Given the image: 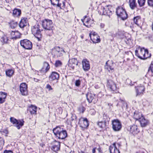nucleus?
Instances as JSON below:
<instances>
[{"label":"nucleus","instance_id":"nucleus-1","mask_svg":"<svg viewBox=\"0 0 153 153\" xmlns=\"http://www.w3.org/2000/svg\"><path fill=\"white\" fill-rule=\"evenodd\" d=\"M53 131L54 135L59 139H63L67 136L66 131L61 127H56L53 129Z\"/></svg>","mask_w":153,"mask_h":153},{"label":"nucleus","instance_id":"nucleus-2","mask_svg":"<svg viewBox=\"0 0 153 153\" xmlns=\"http://www.w3.org/2000/svg\"><path fill=\"white\" fill-rule=\"evenodd\" d=\"M42 26L45 29L50 31L48 35L49 36H51L53 33V25L52 21L51 20L45 19L42 22Z\"/></svg>","mask_w":153,"mask_h":153},{"label":"nucleus","instance_id":"nucleus-3","mask_svg":"<svg viewBox=\"0 0 153 153\" xmlns=\"http://www.w3.org/2000/svg\"><path fill=\"white\" fill-rule=\"evenodd\" d=\"M65 51L62 48L59 46H56L52 49L51 52L52 54L54 57H60L62 56Z\"/></svg>","mask_w":153,"mask_h":153},{"label":"nucleus","instance_id":"nucleus-4","mask_svg":"<svg viewBox=\"0 0 153 153\" xmlns=\"http://www.w3.org/2000/svg\"><path fill=\"white\" fill-rule=\"evenodd\" d=\"M116 13L118 16L123 20L126 19L127 18V15L125 10L123 7H118L117 9Z\"/></svg>","mask_w":153,"mask_h":153},{"label":"nucleus","instance_id":"nucleus-5","mask_svg":"<svg viewBox=\"0 0 153 153\" xmlns=\"http://www.w3.org/2000/svg\"><path fill=\"white\" fill-rule=\"evenodd\" d=\"M112 128L114 131H120L122 128V125L121 122L118 119H115L112 121Z\"/></svg>","mask_w":153,"mask_h":153},{"label":"nucleus","instance_id":"nucleus-6","mask_svg":"<svg viewBox=\"0 0 153 153\" xmlns=\"http://www.w3.org/2000/svg\"><path fill=\"white\" fill-rule=\"evenodd\" d=\"M32 33L38 39V40H40L41 34L40 30L39 29V26L38 25H37L33 26L32 29Z\"/></svg>","mask_w":153,"mask_h":153},{"label":"nucleus","instance_id":"nucleus-7","mask_svg":"<svg viewBox=\"0 0 153 153\" xmlns=\"http://www.w3.org/2000/svg\"><path fill=\"white\" fill-rule=\"evenodd\" d=\"M21 46L26 49H31L32 47V44L29 40L25 39L21 40L20 42Z\"/></svg>","mask_w":153,"mask_h":153},{"label":"nucleus","instance_id":"nucleus-8","mask_svg":"<svg viewBox=\"0 0 153 153\" xmlns=\"http://www.w3.org/2000/svg\"><path fill=\"white\" fill-rule=\"evenodd\" d=\"M10 121L18 129H19L24 125V121L23 120H17L13 117L10 118Z\"/></svg>","mask_w":153,"mask_h":153},{"label":"nucleus","instance_id":"nucleus-9","mask_svg":"<svg viewBox=\"0 0 153 153\" xmlns=\"http://www.w3.org/2000/svg\"><path fill=\"white\" fill-rule=\"evenodd\" d=\"M112 8L111 6L109 5L105 6L102 8V14L110 17L112 14Z\"/></svg>","mask_w":153,"mask_h":153},{"label":"nucleus","instance_id":"nucleus-10","mask_svg":"<svg viewBox=\"0 0 153 153\" xmlns=\"http://www.w3.org/2000/svg\"><path fill=\"white\" fill-rule=\"evenodd\" d=\"M145 52V49L144 48H141L140 47H138L135 51V55L139 58L141 59H144V53Z\"/></svg>","mask_w":153,"mask_h":153},{"label":"nucleus","instance_id":"nucleus-11","mask_svg":"<svg viewBox=\"0 0 153 153\" xmlns=\"http://www.w3.org/2000/svg\"><path fill=\"white\" fill-rule=\"evenodd\" d=\"M114 63L112 61H108L106 62L105 66V69L110 73H112L114 71Z\"/></svg>","mask_w":153,"mask_h":153},{"label":"nucleus","instance_id":"nucleus-12","mask_svg":"<svg viewBox=\"0 0 153 153\" xmlns=\"http://www.w3.org/2000/svg\"><path fill=\"white\" fill-rule=\"evenodd\" d=\"M91 40L94 43L100 42V39L99 36L95 32H91L89 34Z\"/></svg>","mask_w":153,"mask_h":153},{"label":"nucleus","instance_id":"nucleus-13","mask_svg":"<svg viewBox=\"0 0 153 153\" xmlns=\"http://www.w3.org/2000/svg\"><path fill=\"white\" fill-rule=\"evenodd\" d=\"M107 87L109 88L113 93H116L117 88L115 83L111 80H109L107 82Z\"/></svg>","mask_w":153,"mask_h":153},{"label":"nucleus","instance_id":"nucleus-14","mask_svg":"<svg viewBox=\"0 0 153 153\" xmlns=\"http://www.w3.org/2000/svg\"><path fill=\"white\" fill-rule=\"evenodd\" d=\"M59 74L57 72L53 71L51 73L49 76V80L51 81L58 82L59 79Z\"/></svg>","mask_w":153,"mask_h":153},{"label":"nucleus","instance_id":"nucleus-15","mask_svg":"<svg viewBox=\"0 0 153 153\" xmlns=\"http://www.w3.org/2000/svg\"><path fill=\"white\" fill-rule=\"evenodd\" d=\"M20 91L23 95H26L27 94V86L26 83H22L20 86Z\"/></svg>","mask_w":153,"mask_h":153},{"label":"nucleus","instance_id":"nucleus-16","mask_svg":"<svg viewBox=\"0 0 153 153\" xmlns=\"http://www.w3.org/2000/svg\"><path fill=\"white\" fill-rule=\"evenodd\" d=\"M77 65L78 61L76 59L74 58L69 60L68 66L72 69H74L75 66H77Z\"/></svg>","mask_w":153,"mask_h":153},{"label":"nucleus","instance_id":"nucleus-17","mask_svg":"<svg viewBox=\"0 0 153 153\" xmlns=\"http://www.w3.org/2000/svg\"><path fill=\"white\" fill-rule=\"evenodd\" d=\"M82 68L84 71H86L90 69L89 62L86 59H83L82 61Z\"/></svg>","mask_w":153,"mask_h":153},{"label":"nucleus","instance_id":"nucleus-18","mask_svg":"<svg viewBox=\"0 0 153 153\" xmlns=\"http://www.w3.org/2000/svg\"><path fill=\"white\" fill-rule=\"evenodd\" d=\"M145 88L143 85H141L140 86H138L136 87V95H142L143 94V92L144 91Z\"/></svg>","mask_w":153,"mask_h":153},{"label":"nucleus","instance_id":"nucleus-19","mask_svg":"<svg viewBox=\"0 0 153 153\" xmlns=\"http://www.w3.org/2000/svg\"><path fill=\"white\" fill-rule=\"evenodd\" d=\"M86 97L87 100L89 103L93 102L95 103L96 102L95 99V94L91 93H88L86 95Z\"/></svg>","mask_w":153,"mask_h":153},{"label":"nucleus","instance_id":"nucleus-20","mask_svg":"<svg viewBox=\"0 0 153 153\" xmlns=\"http://www.w3.org/2000/svg\"><path fill=\"white\" fill-rule=\"evenodd\" d=\"M50 68L49 64L47 62H45L44 63L43 67L40 70V71L42 74H45L48 71Z\"/></svg>","mask_w":153,"mask_h":153},{"label":"nucleus","instance_id":"nucleus-21","mask_svg":"<svg viewBox=\"0 0 153 153\" xmlns=\"http://www.w3.org/2000/svg\"><path fill=\"white\" fill-rule=\"evenodd\" d=\"M82 21L83 23V25L87 27H89L91 26V19L88 18L86 16H84V19H82Z\"/></svg>","mask_w":153,"mask_h":153},{"label":"nucleus","instance_id":"nucleus-22","mask_svg":"<svg viewBox=\"0 0 153 153\" xmlns=\"http://www.w3.org/2000/svg\"><path fill=\"white\" fill-rule=\"evenodd\" d=\"M130 131V133L134 135L137 134L139 132V130L137 126L133 125L131 127Z\"/></svg>","mask_w":153,"mask_h":153},{"label":"nucleus","instance_id":"nucleus-23","mask_svg":"<svg viewBox=\"0 0 153 153\" xmlns=\"http://www.w3.org/2000/svg\"><path fill=\"white\" fill-rule=\"evenodd\" d=\"M140 123V125L142 127H145L149 123V121L145 118L143 116L139 120Z\"/></svg>","mask_w":153,"mask_h":153},{"label":"nucleus","instance_id":"nucleus-24","mask_svg":"<svg viewBox=\"0 0 153 153\" xmlns=\"http://www.w3.org/2000/svg\"><path fill=\"white\" fill-rule=\"evenodd\" d=\"M128 3L131 9L134 10L137 8V4L136 0H129Z\"/></svg>","mask_w":153,"mask_h":153},{"label":"nucleus","instance_id":"nucleus-25","mask_svg":"<svg viewBox=\"0 0 153 153\" xmlns=\"http://www.w3.org/2000/svg\"><path fill=\"white\" fill-rule=\"evenodd\" d=\"M60 149V143L59 142H57L56 140L55 141L54 144L53 146L52 149L55 152H56L59 151Z\"/></svg>","mask_w":153,"mask_h":153},{"label":"nucleus","instance_id":"nucleus-26","mask_svg":"<svg viewBox=\"0 0 153 153\" xmlns=\"http://www.w3.org/2000/svg\"><path fill=\"white\" fill-rule=\"evenodd\" d=\"M109 150L110 153H120L119 150L116 146L115 143H113L112 146H110Z\"/></svg>","mask_w":153,"mask_h":153},{"label":"nucleus","instance_id":"nucleus-27","mask_svg":"<svg viewBox=\"0 0 153 153\" xmlns=\"http://www.w3.org/2000/svg\"><path fill=\"white\" fill-rule=\"evenodd\" d=\"M20 33L18 31H12L11 33V37L13 39H16L20 37Z\"/></svg>","mask_w":153,"mask_h":153},{"label":"nucleus","instance_id":"nucleus-28","mask_svg":"<svg viewBox=\"0 0 153 153\" xmlns=\"http://www.w3.org/2000/svg\"><path fill=\"white\" fill-rule=\"evenodd\" d=\"M36 111L37 107L33 105H31L27 109V111L32 114H36Z\"/></svg>","mask_w":153,"mask_h":153},{"label":"nucleus","instance_id":"nucleus-29","mask_svg":"<svg viewBox=\"0 0 153 153\" xmlns=\"http://www.w3.org/2000/svg\"><path fill=\"white\" fill-rule=\"evenodd\" d=\"M80 122H82L80 126L82 128H86L89 125L88 122L87 118H84L82 121H80Z\"/></svg>","mask_w":153,"mask_h":153},{"label":"nucleus","instance_id":"nucleus-30","mask_svg":"<svg viewBox=\"0 0 153 153\" xmlns=\"http://www.w3.org/2000/svg\"><path fill=\"white\" fill-rule=\"evenodd\" d=\"M21 13V10L15 8L13 10V15L15 17H18L20 16Z\"/></svg>","mask_w":153,"mask_h":153},{"label":"nucleus","instance_id":"nucleus-31","mask_svg":"<svg viewBox=\"0 0 153 153\" xmlns=\"http://www.w3.org/2000/svg\"><path fill=\"white\" fill-rule=\"evenodd\" d=\"M134 117L136 120H139L140 119L143 117L142 114L137 111H136L134 114Z\"/></svg>","mask_w":153,"mask_h":153},{"label":"nucleus","instance_id":"nucleus-32","mask_svg":"<svg viewBox=\"0 0 153 153\" xmlns=\"http://www.w3.org/2000/svg\"><path fill=\"white\" fill-rule=\"evenodd\" d=\"M101 120L104 123L108 124V122L110 120V118L106 114H104L102 117H101Z\"/></svg>","mask_w":153,"mask_h":153},{"label":"nucleus","instance_id":"nucleus-33","mask_svg":"<svg viewBox=\"0 0 153 153\" xmlns=\"http://www.w3.org/2000/svg\"><path fill=\"white\" fill-rule=\"evenodd\" d=\"M27 19L23 18L22 19L19 24V26L21 28H23L27 25Z\"/></svg>","mask_w":153,"mask_h":153},{"label":"nucleus","instance_id":"nucleus-34","mask_svg":"<svg viewBox=\"0 0 153 153\" xmlns=\"http://www.w3.org/2000/svg\"><path fill=\"white\" fill-rule=\"evenodd\" d=\"M134 22L138 26H140L141 24L140 18L139 16H137L134 18Z\"/></svg>","mask_w":153,"mask_h":153},{"label":"nucleus","instance_id":"nucleus-35","mask_svg":"<svg viewBox=\"0 0 153 153\" xmlns=\"http://www.w3.org/2000/svg\"><path fill=\"white\" fill-rule=\"evenodd\" d=\"M51 4L53 5H56V6H59L61 5V3H59L61 1L63 2L64 0H50Z\"/></svg>","mask_w":153,"mask_h":153},{"label":"nucleus","instance_id":"nucleus-36","mask_svg":"<svg viewBox=\"0 0 153 153\" xmlns=\"http://www.w3.org/2000/svg\"><path fill=\"white\" fill-rule=\"evenodd\" d=\"M5 72L6 76L10 77L13 74L14 71L13 69H9L7 70Z\"/></svg>","mask_w":153,"mask_h":153},{"label":"nucleus","instance_id":"nucleus-37","mask_svg":"<svg viewBox=\"0 0 153 153\" xmlns=\"http://www.w3.org/2000/svg\"><path fill=\"white\" fill-rule=\"evenodd\" d=\"M92 153H102V151L100 146L93 149Z\"/></svg>","mask_w":153,"mask_h":153},{"label":"nucleus","instance_id":"nucleus-38","mask_svg":"<svg viewBox=\"0 0 153 153\" xmlns=\"http://www.w3.org/2000/svg\"><path fill=\"white\" fill-rule=\"evenodd\" d=\"M107 124L104 123L102 121L99 122L98 123V126L101 128L103 129L106 128V126Z\"/></svg>","mask_w":153,"mask_h":153},{"label":"nucleus","instance_id":"nucleus-39","mask_svg":"<svg viewBox=\"0 0 153 153\" xmlns=\"http://www.w3.org/2000/svg\"><path fill=\"white\" fill-rule=\"evenodd\" d=\"M148 72L151 76H153V64H151L149 69Z\"/></svg>","mask_w":153,"mask_h":153},{"label":"nucleus","instance_id":"nucleus-40","mask_svg":"<svg viewBox=\"0 0 153 153\" xmlns=\"http://www.w3.org/2000/svg\"><path fill=\"white\" fill-rule=\"evenodd\" d=\"M137 2L139 6L142 7L144 5L146 0H138Z\"/></svg>","mask_w":153,"mask_h":153},{"label":"nucleus","instance_id":"nucleus-41","mask_svg":"<svg viewBox=\"0 0 153 153\" xmlns=\"http://www.w3.org/2000/svg\"><path fill=\"white\" fill-rule=\"evenodd\" d=\"M1 41L2 43H7L8 39L6 36H4L1 38Z\"/></svg>","mask_w":153,"mask_h":153},{"label":"nucleus","instance_id":"nucleus-42","mask_svg":"<svg viewBox=\"0 0 153 153\" xmlns=\"http://www.w3.org/2000/svg\"><path fill=\"white\" fill-rule=\"evenodd\" d=\"M150 56V54H149L148 51L147 49H145V52L144 53V59H146L149 58Z\"/></svg>","mask_w":153,"mask_h":153},{"label":"nucleus","instance_id":"nucleus-43","mask_svg":"<svg viewBox=\"0 0 153 153\" xmlns=\"http://www.w3.org/2000/svg\"><path fill=\"white\" fill-rule=\"evenodd\" d=\"M7 96V94L5 92H0V97L5 100Z\"/></svg>","mask_w":153,"mask_h":153},{"label":"nucleus","instance_id":"nucleus-44","mask_svg":"<svg viewBox=\"0 0 153 153\" xmlns=\"http://www.w3.org/2000/svg\"><path fill=\"white\" fill-rule=\"evenodd\" d=\"M4 143V140L3 138L0 137V150L2 149Z\"/></svg>","mask_w":153,"mask_h":153},{"label":"nucleus","instance_id":"nucleus-45","mask_svg":"<svg viewBox=\"0 0 153 153\" xmlns=\"http://www.w3.org/2000/svg\"><path fill=\"white\" fill-rule=\"evenodd\" d=\"M62 64V63L60 60H57L56 61L55 64V65L56 67L61 66Z\"/></svg>","mask_w":153,"mask_h":153},{"label":"nucleus","instance_id":"nucleus-46","mask_svg":"<svg viewBox=\"0 0 153 153\" xmlns=\"http://www.w3.org/2000/svg\"><path fill=\"white\" fill-rule=\"evenodd\" d=\"M65 0L63 2L61 1L60 2H59V4L61 3V5L59 6H57L58 7H60L61 9H63L65 7Z\"/></svg>","mask_w":153,"mask_h":153},{"label":"nucleus","instance_id":"nucleus-47","mask_svg":"<svg viewBox=\"0 0 153 153\" xmlns=\"http://www.w3.org/2000/svg\"><path fill=\"white\" fill-rule=\"evenodd\" d=\"M147 3L149 6L151 7L153 6V0H148Z\"/></svg>","mask_w":153,"mask_h":153},{"label":"nucleus","instance_id":"nucleus-48","mask_svg":"<svg viewBox=\"0 0 153 153\" xmlns=\"http://www.w3.org/2000/svg\"><path fill=\"white\" fill-rule=\"evenodd\" d=\"M17 24L16 22H11L10 23V26L12 28H14L16 27Z\"/></svg>","mask_w":153,"mask_h":153},{"label":"nucleus","instance_id":"nucleus-49","mask_svg":"<svg viewBox=\"0 0 153 153\" xmlns=\"http://www.w3.org/2000/svg\"><path fill=\"white\" fill-rule=\"evenodd\" d=\"M46 88L48 89V91L53 90V88L49 84H47L46 86Z\"/></svg>","mask_w":153,"mask_h":153},{"label":"nucleus","instance_id":"nucleus-50","mask_svg":"<svg viewBox=\"0 0 153 153\" xmlns=\"http://www.w3.org/2000/svg\"><path fill=\"white\" fill-rule=\"evenodd\" d=\"M76 86H79L80 84V81L79 80H76L75 83Z\"/></svg>","mask_w":153,"mask_h":153},{"label":"nucleus","instance_id":"nucleus-51","mask_svg":"<svg viewBox=\"0 0 153 153\" xmlns=\"http://www.w3.org/2000/svg\"><path fill=\"white\" fill-rule=\"evenodd\" d=\"M135 153H145V152L143 150H140L136 152Z\"/></svg>","mask_w":153,"mask_h":153},{"label":"nucleus","instance_id":"nucleus-52","mask_svg":"<svg viewBox=\"0 0 153 153\" xmlns=\"http://www.w3.org/2000/svg\"><path fill=\"white\" fill-rule=\"evenodd\" d=\"M5 100L3 99H2V98L0 97V104L3 103L5 102Z\"/></svg>","mask_w":153,"mask_h":153},{"label":"nucleus","instance_id":"nucleus-53","mask_svg":"<svg viewBox=\"0 0 153 153\" xmlns=\"http://www.w3.org/2000/svg\"><path fill=\"white\" fill-rule=\"evenodd\" d=\"M121 102L122 103V104L124 106L125 105L127 106L126 103L123 100H120Z\"/></svg>","mask_w":153,"mask_h":153},{"label":"nucleus","instance_id":"nucleus-54","mask_svg":"<svg viewBox=\"0 0 153 153\" xmlns=\"http://www.w3.org/2000/svg\"><path fill=\"white\" fill-rule=\"evenodd\" d=\"M71 118V120L72 121L76 119V117L74 115H72Z\"/></svg>","mask_w":153,"mask_h":153},{"label":"nucleus","instance_id":"nucleus-55","mask_svg":"<svg viewBox=\"0 0 153 153\" xmlns=\"http://www.w3.org/2000/svg\"><path fill=\"white\" fill-rule=\"evenodd\" d=\"M4 153H13L11 151L9 150H5L4 151Z\"/></svg>","mask_w":153,"mask_h":153},{"label":"nucleus","instance_id":"nucleus-56","mask_svg":"<svg viewBox=\"0 0 153 153\" xmlns=\"http://www.w3.org/2000/svg\"><path fill=\"white\" fill-rule=\"evenodd\" d=\"M34 81L36 82H37L39 81V80L37 79L34 78Z\"/></svg>","mask_w":153,"mask_h":153},{"label":"nucleus","instance_id":"nucleus-57","mask_svg":"<svg viewBox=\"0 0 153 153\" xmlns=\"http://www.w3.org/2000/svg\"><path fill=\"white\" fill-rule=\"evenodd\" d=\"M100 26L102 28H103L104 26V25L103 24H101Z\"/></svg>","mask_w":153,"mask_h":153},{"label":"nucleus","instance_id":"nucleus-58","mask_svg":"<svg viewBox=\"0 0 153 153\" xmlns=\"http://www.w3.org/2000/svg\"><path fill=\"white\" fill-rule=\"evenodd\" d=\"M70 153H73V152H71Z\"/></svg>","mask_w":153,"mask_h":153},{"label":"nucleus","instance_id":"nucleus-59","mask_svg":"<svg viewBox=\"0 0 153 153\" xmlns=\"http://www.w3.org/2000/svg\"><path fill=\"white\" fill-rule=\"evenodd\" d=\"M129 84H130L131 85H132V83Z\"/></svg>","mask_w":153,"mask_h":153},{"label":"nucleus","instance_id":"nucleus-60","mask_svg":"<svg viewBox=\"0 0 153 153\" xmlns=\"http://www.w3.org/2000/svg\"><path fill=\"white\" fill-rule=\"evenodd\" d=\"M127 80V81H130L129 79H128Z\"/></svg>","mask_w":153,"mask_h":153},{"label":"nucleus","instance_id":"nucleus-61","mask_svg":"<svg viewBox=\"0 0 153 153\" xmlns=\"http://www.w3.org/2000/svg\"><path fill=\"white\" fill-rule=\"evenodd\" d=\"M81 38H83V36H82Z\"/></svg>","mask_w":153,"mask_h":153}]
</instances>
